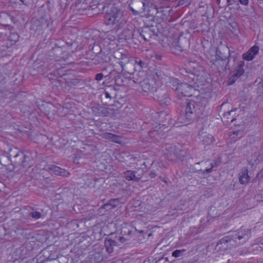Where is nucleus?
<instances>
[{
	"label": "nucleus",
	"instance_id": "nucleus-48",
	"mask_svg": "<svg viewBox=\"0 0 263 263\" xmlns=\"http://www.w3.org/2000/svg\"><path fill=\"white\" fill-rule=\"evenodd\" d=\"M7 82V78L6 77L1 76H0V83L2 84H4Z\"/></svg>",
	"mask_w": 263,
	"mask_h": 263
},
{
	"label": "nucleus",
	"instance_id": "nucleus-61",
	"mask_svg": "<svg viewBox=\"0 0 263 263\" xmlns=\"http://www.w3.org/2000/svg\"><path fill=\"white\" fill-rule=\"evenodd\" d=\"M151 235V234H149L148 235V236H150Z\"/></svg>",
	"mask_w": 263,
	"mask_h": 263
},
{
	"label": "nucleus",
	"instance_id": "nucleus-46",
	"mask_svg": "<svg viewBox=\"0 0 263 263\" xmlns=\"http://www.w3.org/2000/svg\"><path fill=\"white\" fill-rule=\"evenodd\" d=\"M93 256L95 258L97 259L96 262H100L103 259L102 255H101L99 253H96L95 254H93Z\"/></svg>",
	"mask_w": 263,
	"mask_h": 263
},
{
	"label": "nucleus",
	"instance_id": "nucleus-1",
	"mask_svg": "<svg viewBox=\"0 0 263 263\" xmlns=\"http://www.w3.org/2000/svg\"><path fill=\"white\" fill-rule=\"evenodd\" d=\"M251 229L241 227L236 231L229 232L228 235L219 240L217 245H224L225 248L241 245L248 241L251 236Z\"/></svg>",
	"mask_w": 263,
	"mask_h": 263
},
{
	"label": "nucleus",
	"instance_id": "nucleus-22",
	"mask_svg": "<svg viewBox=\"0 0 263 263\" xmlns=\"http://www.w3.org/2000/svg\"><path fill=\"white\" fill-rule=\"evenodd\" d=\"M104 243L106 251L109 253H112L114 251V247L118 245V242L111 238H106Z\"/></svg>",
	"mask_w": 263,
	"mask_h": 263
},
{
	"label": "nucleus",
	"instance_id": "nucleus-50",
	"mask_svg": "<svg viewBox=\"0 0 263 263\" xmlns=\"http://www.w3.org/2000/svg\"><path fill=\"white\" fill-rule=\"evenodd\" d=\"M141 67L143 68L145 66V63L143 61L140 60L139 62H136Z\"/></svg>",
	"mask_w": 263,
	"mask_h": 263
},
{
	"label": "nucleus",
	"instance_id": "nucleus-30",
	"mask_svg": "<svg viewBox=\"0 0 263 263\" xmlns=\"http://www.w3.org/2000/svg\"><path fill=\"white\" fill-rule=\"evenodd\" d=\"M159 102L163 106H168L171 104V100L169 94L166 92L164 97H163Z\"/></svg>",
	"mask_w": 263,
	"mask_h": 263
},
{
	"label": "nucleus",
	"instance_id": "nucleus-21",
	"mask_svg": "<svg viewBox=\"0 0 263 263\" xmlns=\"http://www.w3.org/2000/svg\"><path fill=\"white\" fill-rule=\"evenodd\" d=\"M250 177L248 175V170L247 167L242 169L239 174V181L241 184H246L250 181Z\"/></svg>",
	"mask_w": 263,
	"mask_h": 263
},
{
	"label": "nucleus",
	"instance_id": "nucleus-60",
	"mask_svg": "<svg viewBox=\"0 0 263 263\" xmlns=\"http://www.w3.org/2000/svg\"><path fill=\"white\" fill-rule=\"evenodd\" d=\"M262 171H263V170H262L259 173H258V175L259 176V175L262 174Z\"/></svg>",
	"mask_w": 263,
	"mask_h": 263
},
{
	"label": "nucleus",
	"instance_id": "nucleus-52",
	"mask_svg": "<svg viewBox=\"0 0 263 263\" xmlns=\"http://www.w3.org/2000/svg\"><path fill=\"white\" fill-rule=\"evenodd\" d=\"M118 239L121 243H124L126 241L125 238L122 236L119 237Z\"/></svg>",
	"mask_w": 263,
	"mask_h": 263
},
{
	"label": "nucleus",
	"instance_id": "nucleus-36",
	"mask_svg": "<svg viewBox=\"0 0 263 263\" xmlns=\"http://www.w3.org/2000/svg\"><path fill=\"white\" fill-rule=\"evenodd\" d=\"M100 112L99 116L107 117L109 114L108 109L103 106H100Z\"/></svg>",
	"mask_w": 263,
	"mask_h": 263
},
{
	"label": "nucleus",
	"instance_id": "nucleus-57",
	"mask_svg": "<svg viewBox=\"0 0 263 263\" xmlns=\"http://www.w3.org/2000/svg\"><path fill=\"white\" fill-rule=\"evenodd\" d=\"M119 64L121 66V67L123 68V65H124L123 63L122 62H120Z\"/></svg>",
	"mask_w": 263,
	"mask_h": 263
},
{
	"label": "nucleus",
	"instance_id": "nucleus-31",
	"mask_svg": "<svg viewBox=\"0 0 263 263\" xmlns=\"http://www.w3.org/2000/svg\"><path fill=\"white\" fill-rule=\"evenodd\" d=\"M105 137L107 139H108L112 142L116 143H119L120 137L119 136L111 134V133H106Z\"/></svg>",
	"mask_w": 263,
	"mask_h": 263
},
{
	"label": "nucleus",
	"instance_id": "nucleus-27",
	"mask_svg": "<svg viewBox=\"0 0 263 263\" xmlns=\"http://www.w3.org/2000/svg\"><path fill=\"white\" fill-rule=\"evenodd\" d=\"M226 50H227V48H226ZM228 55H224V54L221 51L219 50H217L216 52V60H229L231 59H233V61H235V58L234 57H231L230 54V50L228 49Z\"/></svg>",
	"mask_w": 263,
	"mask_h": 263
},
{
	"label": "nucleus",
	"instance_id": "nucleus-5",
	"mask_svg": "<svg viewBox=\"0 0 263 263\" xmlns=\"http://www.w3.org/2000/svg\"><path fill=\"white\" fill-rule=\"evenodd\" d=\"M191 35L189 33H181L177 39L174 40L170 45L171 52L177 55H180L182 52L188 50L190 46Z\"/></svg>",
	"mask_w": 263,
	"mask_h": 263
},
{
	"label": "nucleus",
	"instance_id": "nucleus-3",
	"mask_svg": "<svg viewBox=\"0 0 263 263\" xmlns=\"http://www.w3.org/2000/svg\"><path fill=\"white\" fill-rule=\"evenodd\" d=\"M191 35L189 33H181L177 39L174 40L170 45L171 52L177 55H180L182 52L188 50L190 46Z\"/></svg>",
	"mask_w": 263,
	"mask_h": 263
},
{
	"label": "nucleus",
	"instance_id": "nucleus-4",
	"mask_svg": "<svg viewBox=\"0 0 263 263\" xmlns=\"http://www.w3.org/2000/svg\"><path fill=\"white\" fill-rule=\"evenodd\" d=\"M191 35L189 33H181L177 39L174 40L170 45L171 52L177 55H180L182 52L188 50L190 46Z\"/></svg>",
	"mask_w": 263,
	"mask_h": 263
},
{
	"label": "nucleus",
	"instance_id": "nucleus-41",
	"mask_svg": "<svg viewBox=\"0 0 263 263\" xmlns=\"http://www.w3.org/2000/svg\"><path fill=\"white\" fill-rule=\"evenodd\" d=\"M211 166L210 168H206L204 171H202V170H200L199 171V172H202L203 174L205 172H206L208 173H211L212 171L213 168L215 167V166H217V164L216 162H212V163H211Z\"/></svg>",
	"mask_w": 263,
	"mask_h": 263
},
{
	"label": "nucleus",
	"instance_id": "nucleus-2",
	"mask_svg": "<svg viewBox=\"0 0 263 263\" xmlns=\"http://www.w3.org/2000/svg\"><path fill=\"white\" fill-rule=\"evenodd\" d=\"M205 105L199 102H196L192 100H187L186 102L185 113L181 115L178 118L180 123L186 125L193 121L196 116L200 117L204 115Z\"/></svg>",
	"mask_w": 263,
	"mask_h": 263
},
{
	"label": "nucleus",
	"instance_id": "nucleus-40",
	"mask_svg": "<svg viewBox=\"0 0 263 263\" xmlns=\"http://www.w3.org/2000/svg\"><path fill=\"white\" fill-rule=\"evenodd\" d=\"M17 152L20 151L16 148H14L13 149H10V153L9 154V156H8L9 160H10L11 159L13 158L14 156L17 154Z\"/></svg>",
	"mask_w": 263,
	"mask_h": 263
},
{
	"label": "nucleus",
	"instance_id": "nucleus-53",
	"mask_svg": "<svg viewBox=\"0 0 263 263\" xmlns=\"http://www.w3.org/2000/svg\"><path fill=\"white\" fill-rule=\"evenodd\" d=\"M129 8H130V10L131 11H132L134 12V13L135 14H138L137 11H135V10H134L132 7H130L129 6Z\"/></svg>",
	"mask_w": 263,
	"mask_h": 263
},
{
	"label": "nucleus",
	"instance_id": "nucleus-55",
	"mask_svg": "<svg viewBox=\"0 0 263 263\" xmlns=\"http://www.w3.org/2000/svg\"><path fill=\"white\" fill-rule=\"evenodd\" d=\"M135 231H137V232L140 233V234H142V233H144V231L143 230H140V231H139V230H137L136 229H135Z\"/></svg>",
	"mask_w": 263,
	"mask_h": 263
},
{
	"label": "nucleus",
	"instance_id": "nucleus-58",
	"mask_svg": "<svg viewBox=\"0 0 263 263\" xmlns=\"http://www.w3.org/2000/svg\"><path fill=\"white\" fill-rule=\"evenodd\" d=\"M132 231H129L128 232V235H131V234H132Z\"/></svg>",
	"mask_w": 263,
	"mask_h": 263
},
{
	"label": "nucleus",
	"instance_id": "nucleus-14",
	"mask_svg": "<svg viewBox=\"0 0 263 263\" xmlns=\"http://www.w3.org/2000/svg\"><path fill=\"white\" fill-rule=\"evenodd\" d=\"M109 0H92L90 4L92 9L97 8L99 12L104 11L105 8L108 6Z\"/></svg>",
	"mask_w": 263,
	"mask_h": 263
},
{
	"label": "nucleus",
	"instance_id": "nucleus-7",
	"mask_svg": "<svg viewBox=\"0 0 263 263\" xmlns=\"http://www.w3.org/2000/svg\"><path fill=\"white\" fill-rule=\"evenodd\" d=\"M122 16V13L118 8L112 6L104 16V22L108 26H113L118 23Z\"/></svg>",
	"mask_w": 263,
	"mask_h": 263
},
{
	"label": "nucleus",
	"instance_id": "nucleus-54",
	"mask_svg": "<svg viewBox=\"0 0 263 263\" xmlns=\"http://www.w3.org/2000/svg\"><path fill=\"white\" fill-rule=\"evenodd\" d=\"M125 58H126V55L125 54H121V59H124Z\"/></svg>",
	"mask_w": 263,
	"mask_h": 263
},
{
	"label": "nucleus",
	"instance_id": "nucleus-51",
	"mask_svg": "<svg viewBox=\"0 0 263 263\" xmlns=\"http://www.w3.org/2000/svg\"><path fill=\"white\" fill-rule=\"evenodd\" d=\"M150 177L151 178H155V177H156L157 175L155 173V172L154 171H151L149 174Z\"/></svg>",
	"mask_w": 263,
	"mask_h": 263
},
{
	"label": "nucleus",
	"instance_id": "nucleus-15",
	"mask_svg": "<svg viewBox=\"0 0 263 263\" xmlns=\"http://www.w3.org/2000/svg\"><path fill=\"white\" fill-rule=\"evenodd\" d=\"M237 110L236 108L232 109L230 111L224 112L221 119L226 124L232 123L236 120L235 112Z\"/></svg>",
	"mask_w": 263,
	"mask_h": 263
},
{
	"label": "nucleus",
	"instance_id": "nucleus-32",
	"mask_svg": "<svg viewBox=\"0 0 263 263\" xmlns=\"http://www.w3.org/2000/svg\"><path fill=\"white\" fill-rule=\"evenodd\" d=\"M229 5H238L239 3L243 5L247 6L248 4L249 0H227Z\"/></svg>",
	"mask_w": 263,
	"mask_h": 263
},
{
	"label": "nucleus",
	"instance_id": "nucleus-38",
	"mask_svg": "<svg viewBox=\"0 0 263 263\" xmlns=\"http://www.w3.org/2000/svg\"><path fill=\"white\" fill-rule=\"evenodd\" d=\"M108 67L104 68L103 69V74H104L105 78H108V79L111 78V74L115 72L113 70H110L109 71H108Z\"/></svg>",
	"mask_w": 263,
	"mask_h": 263
},
{
	"label": "nucleus",
	"instance_id": "nucleus-20",
	"mask_svg": "<svg viewBox=\"0 0 263 263\" xmlns=\"http://www.w3.org/2000/svg\"><path fill=\"white\" fill-rule=\"evenodd\" d=\"M123 176L128 181H134L137 182H139L141 179L140 175L136 176V172L132 170L124 172Z\"/></svg>",
	"mask_w": 263,
	"mask_h": 263
},
{
	"label": "nucleus",
	"instance_id": "nucleus-28",
	"mask_svg": "<svg viewBox=\"0 0 263 263\" xmlns=\"http://www.w3.org/2000/svg\"><path fill=\"white\" fill-rule=\"evenodd\" d=\"M201 139L203 144L209 145L213 141V136L212 135L204 133L201 135Z\"/></svg>",
	"mask_w": 263,
	"mask_h": 263
},
{
	"label": "nucleus",
	"instance_id": "nucleus-6",
	"mask_svg": "<svg viewBox=\"0 0 263 263\" xmlns=\"http://www.w3.org/2000/svg\"><path fill=\"white\" fill-rule=\"evenodd\" d=\"M155 34V32L149 27H145L134 30L132 34V39L134 41L138 40L140 42H141L142 40L149 41Z\"/></svg>",
	"mask_w": 263,
	"mask_h": 263
},
{
	"label": "nucleus",
	"instance_id": "nucleus-18",
	"mask_svg": "<svg viewBox=\"0 0 263 263\" xmlns=\"http://www.w3.org/2000/svg\"><path fill=\"white\" fill-rule=\"evenodd\" d=\"M13 22V17L10 14L6 12L0 13V24L3 26H9Z\"/></svg>",
	"mask_w": 263,
	"mask_h": 263
},
{
	"label": "nucleus",
	"instance_id": "nucleus-43",
	"mask_svg": "<svg viewBox=\"0 0 263 263\" xmlns=\"http://www.w3.org/2000/svg\"><path fill=\"white\" fill-rule=\"evenodd\" d=\"M190 67L192 69H190L191 71H193L194 69H197L198 70V74H199V71H200V67L196 63L192 62L190 63Z\"/></svg>",
	"mask_w": 263,
	"mask_h": 263
},
{
	"label": "nucleus",
	"instance_id": "nucleus-23",
	"mask_svg": "<svg viewBox=\"0 0 263 263\" xmlns=\"http://www.w3.org/2000/svg\"><path fill=\"white\" fill-rule=\"evenodd\" d=\"M19 37V35L16 32H9L7 36V46L10 47L15 44L18 41Z\"/></svg>",
	"mask_w": 263,
	"mask_h": 263
},
{
	"label": "nucleus",
	"instance_id": "nucleus-39",
	"mask_svg": "<svg viewBox=\"0 0 263 263\" xmlns=\"http://www.w3.org/2000/svg\"><path fill=\"white\" fill-rule=\"evenodd\" d=\"M28 215L33 219H39L41 217V213L37 211H34L29 213Z\"/></svg>",
	"mask_w": 263,
	"mask_h": 263
},
{
	"label": "nucleus",
	"instance_id": "nucleus-8",
	"mask_svg": "<svg viewBox=\"0 0 263 263\" xmlns=\"http://www.w3.org/2000/svg\"><path fill=\"white\" fill-rule=\"evenodd\" d=\"M0 237H6L7 235H10L12 237L13 234H17L23 236L24 238L29 239L31 236V232L28 229L16 228V229H12L10 231L7 230L6 225L4 226H0Z\"/></svg>",
	"mask_w": 263,
	"mask_h": 263
},
{
	"label": "nucleus",
	"instance_id": "nucleus-44",
	"mask_svg": "<svg viewBox=\"0 0 263 263\" xmlns=\"http://www.w3.org/2000/svg\"><path fill=\"white\" fill-rule=\"evenodd\" d=\"M179 71H180V73L182 75L185 77L186 76H187L189 72H190V69H187L186 68H182L179 69Z\"/></svg>",
	"mask_w": 263,
	"mask_h": 263
},
{
	"label": "nucleus",
	"instance_id": "nucleus-11",
	"mask_svg": "<svg viewBox=\"0 0 263 263\" xmlns=\"http://www.w3.org/2000/svg\"><path fill=\"white\" fill-rule=\"evenodd\" d=\"M142 90L152 93V95L157 89L156 83L154 80L145 79L142 81H139Z\"/></svg>",
	"mask_w": 263,
	"mask_h": 263
},
{
	"label": "nucleus",
	"instance_id": "nucleus-16",
	"mask_svg": "<svg viewBox=\"0 0 263 263\" xmlns=\"http://www.w3.org/2000/svg\"><path fill=\"white\" fill-rule=\"evenodd\" d=\"M258 47L254 46L251 47L247 52L242 54V58L246 61H251L253 59L255 55L258 53Z\"/></svg>",
	"mask_w": 263,
	"mask_h": 263
},
{
	"label": "nucleus",
	"instance_id": "nucleus-35",
	"mask_svg": "<svg viewBox=\"0 0 263 263\" xmlns=\"http://www.w3.org/2000/svg\"><path fill=\"white\" fill-rule=\"evenodd\" d=\"M114 91H115V90L111 87L107 88L105 90V93H104L106 99H109L110 100L111 99H112L113 98L112 97L111 95L114 93Z\"/></svg>",
	"mask_w": 263,
	"mask_h": 263
},
{
	"label": "nucleus",
	"instance_id": "nucleus-17",
	"mask_svg": "<svg viewBox=\"0 0 263 263\" xmlns=\"http://www.w3.org/2000/svg\"><path fill=\"white\" fill-rule=\"evenodd\" d=\"M50 23V19L49 17H47V16H44L41 17L39 20H36L35 21V24L37 28V29H46L49 28V25Z\"/></svg>",
	"mask_w": 263,
	"mask_h": 263
},
{
	"label": "nucleus",
	"instance_id": "nucleus-24",
	"mask_svg": "<svg viewBox=\"0 0 263 263\" xmlns=\"http://www.w3.org/2000/svg\"><path fill=\"white\" fill-rule=\"evenodd\" d=\"M181 83L178 79L173 77H169L168 81L166 82L167 86L171 87L175 92Z\"/></svg>",
	"mask_w": 263,
	"mask_h": 263
},
{
	"label": "nucleus",
	"instance_id": "nucleus-37",
	"mask_svg": "<svg viewBox=\"0 0 263 263\" xmlns=\"http://www.w3.org/2000/svg\"><path fill=\"white\" fill-rule=\"evenodd\" d=\"M59 257V253L57 251H51L49 255L47 257L48 260H53L57 259Z\"/></svg>",
	"mask_w": 263,
	"mask_h": 263
},
{
	"label": "nucleus",
	"instance_id": "nucleus-45",
	"mask_svg": "<svg viewBox=\"0 0 263 263\" xmlns=\"http://www.w3.org/2000/svg\"><path fill=\"white\" fill-rule=\"evenodd\" d=\"M100 106H93L92 110L96 116H99Z\"/></svg>",
	"mask_w": 263,
	"mask_h": 263
},
{
	"label": "nucleus",
	"instance_id": "nucleus-42",
	"mask_svg": "<svg viewBox=\"0 0 263 263\" xmlns=\"http://www.w3.org/2000/svg\"><path fill=\"white\" fill-rule=\"evenodd\" d=\"M185 250H176L173 252L172 256L175 257H178L180 256L182 252H184Z\"/></svg>",
	"mask_w": 263,
	"mask_h": 263
},
{
	"label": "nucleus",
	"instance_id": "nucleus-47",
	"mask_svg": "<svg viewBox=\"0 0 263 263\" xmlns=\"http://www.w3.org/2000/svg\"><path fill=\"white\" fill-rule=\"evenodd\" d=\"M104 77V74L103 73H99L96 75L95 79L97 81H101Z\"/></svg>",
	"mask_w": 263,
	"mask_h": 263
},
{
	"label": "nucleus",
	"instance_id": "nucleus-19",
	"mask_svg": "<svg viewBox=\"0 0 263 263\" xmlns=\"http://www.w3.org/2000/svg\"><path fill=\"white\" fill-rule=\"evenodd\" d=\"M230 59L229 60H216L215 65L217 67L218 70L220 71H226L231 68V66L229 64Z\"/></svg>",
	"mask_w": 263,
	"mask_h": 263
},
{
	"label": "nucleus",
	"instance_id": "nucleus-34",
	"mask_svg": "<svg viewBox=\"0 0 263 263\" xmlns=\"http://www.w3.org/2000/svg\"><path fill=\"white\" fill-rule=\"evenodd\" d=\"M154 77H156V78L159 80H164L165 78L167 77L162 71L159 69L156 70Z\"/></svg>",
	"mask_w": 263,
	"mask_h": 263
},
{
	"label": "nucleus",
	"instance_id": "nucleus-33",
	"mask_svg": "<svg viewBox=\"0 0 263 263\" xmlns=\"http://www.w3.org/2000/svg\"><path fill=\"white\" fill-rule=\"evenodd\" d=\"M120 202L119 199H111L109 200L108 203L104 205L105 206H108L109 205H110L111 206V208H114L117 207Z\"/></svg>",
	"mask_w": 263,
	"mask_h": 263
},
{
	"label": "nucleus",
	"instance_id": "nucleus-49",
	"mask_svg": "<svg viewBox=\"0 0 263 263\" xmlns=\"http://www.w3.org/2000/svg\"><path fill=\"white\" fill-rule=\"evenodd\" d=\"M243 131H241V130H236V131H234L233 133V134L234 135H236V136H238L239 135H240V137L242 136V134H243Z\"/></svg>",
	"mask_w": 263,
	"mask_h": 263
},
{
	"label": "nucleus",
	"instance_id": "nucleus-13",
	"mask_svg": "<svg viewBox=\"0 0 263 263\" xmlns=\"http://www.w3.org/2000/svg\"><path fill=\"white\" fill-rule=\"evenodd\" d=\"M164 128V125L161 126L160 124H158L153 127V130L149 132V136L154 138L157 141H159L164 135L163 130Z\"/></svg>",
	"mask_w": 263,
	"mask_h": 263
},
{
	"label": "nucleus",
	"instance_id": "nucleus-59",
	"mask_svg": "<svg viewBox=\"0 0 263 263\" xmlns=\"http://www.w3.org/2000/svg\"><path fill=\"white\" fill-rule=\"evenodd\" d=\"M260 86H263V83H261V84L260 83L259 84L258 87H260Z\"/></svg>",
	"mask_w": 263,
	"mask_h": 263
},
{
	"label": "nucleus",
	"instance_id": "nucleus-26",
	"mask_svg": "<svg viewBox=\"0 0 263 263\" xmlns=\"http://www.w3.org/2000/svg\"><path fill=\"white\" fill-rule=\"evenodd\" d=\"M166 92L167 90L166 89L157 88L156 90L153 94V97L155 100L159 102L163 97H165Z\"/></svg>",
	"mask_w": 263,
	"mask_h": 263
},
{
	"label": "nucleus",
	"instance_id": "nucleus-56",
	"mask_svg": "<svg viewBox=\"0 0 263 263\" xmlns=\"http://www.w3.org/2000/svg\"><path fill=\"white\" fill-rule=\"evenodd\" d=\"M156 59H158V60H160L161 58V57L160 55H156Z\"/></svg>",
	"mask_w": 263,
	"mask_h": 263
},
{
	"label": "nucleus",
	"instance_id": "nucleus-9",
	"mask_svg": "<svg viewBox=\"0 0 263 263\" xmlns=\"http://www.w3.org/2000/svg\"><path fill=\"white\" fill-rule=\"evenodd\" d=\"M31 158L28 153L25 154L23 152H17V154L10 159L11 164L15 167L21 166L26 167L29 165Z\"/></svg>",
	"mask_w": 263,
	"mask_h": 263
},
{
	"label": "nucleus",
	"instance_id": "nucleus-12",
	"mask_svg": "<svg viewBox=\"0 0 263 263\" xmlns=\"http://www.w3.org/2000/svg\"><path fill=\"white\" fill-rule=\"evenodd\" d=\"M244 66L245 62L243 61H241L238 63V64L234 71V74H233L229 79V85H232L234 84L240 76L244 74Z\"/></svg>",
	"mask_w": 263,
	"mask_h": 263
},
{
	"label": "nucleus",
	"instance_id": "nucleus-29",
	"mask_svg": "<svg viewBox=\"0 0 263 263\" xmlns=\"http://www.w3.org/2000/svg\"><path fill=\"white\" fill-rule=\"evenodd\" d=\"M198 75V70H197V69H194L193 71H191V70L190 69V72H189L188 74L185 77V79L186 81H188V82L191 83L194 81L196 76Z\"/></svg>",
	"mask_w": 263,
	"mask_h": 263
},
{
	"label": "nucleus",
	"instance_id": "nucleus-25",
	"mask_svg": "<svg viewBox=\"0 0 263 263\" xmlns=\"http://www.w3.org/2000/svg\"><path fill=\"white\" fill-rule=\"evenodd\" d=\"M50 169L52 171V172H54L55 175H60L61 176H67L69 175L68 172L55 165H52L50 167Z\"/></svg>",
	"mask_w": 263,
	"mask_h": 263
},
{
	"label": "nucleus",
	"instance_id": "nucleus-10",
	"mask_svg": "<svg viewBox=\"0 0 263 263\" xmlns=\"http://www.w3.org/2000/svg\"><path fill=\"white\" fill-rule=\"evenodd\" d=\"M194 87L187 83H181L177 88L176 93L177 95L184 97H191L194 91Z\"/></svg>",
	"mask_w": 263,
	"mask_h": 263
}]
</instances>
